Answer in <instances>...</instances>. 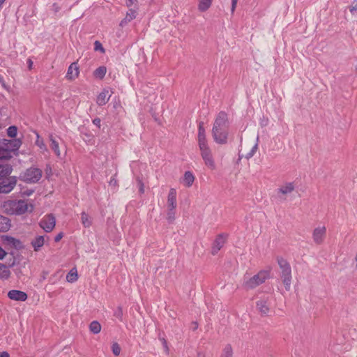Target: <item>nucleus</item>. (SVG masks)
I'll list each match as a JSON object with an SVG mask.
<instances>
[{
  "label": "nucleus",
  "instance_id": "nucleus-1",
  "mask_svg": "<svg viewBox=\"0 0 357 357\" xmlns=\"http://www.w3.org/2000/svg\"><path fill=\"white\" fill-rule=\"evenodd\" d=\"M1 208L9 215H22L31 213L34 210V205L30 200L7 199L1 204Z\"/></svg>",
  "mask_w": 357,
  "mask_h": 357
},
{
  "label": "nucleus",
  "instance_id": "nucleus-2",
  "mask_svg": "<svg viewBox=\"0 0 357 357\" xmlns=\"http://www.w3.org/2000/svg\"><path fill=\"white\" fill-rule=\"evenodd\" d=\"M229 123L227 113L220 112L215 119L212 128L214 142L218 144H225L229 135Z\"/></svg>",
  "mask_w": 357,
  "mask_h": 357
},
{
  "label": "nucleus",
  "instance_id": "nucleus-3",
  "mask_svg": "<svg viewBox=\"0 0 357 357\" xmlns=\"http://www.w3.org/2000/svg\"><path fill=\"white\" fill-rule=\"evenodd\" d=\"M197 142L205 165L211 170L215 169V162L206 139L205 129L202 124L198 127Z\"/></svg>",
  "mask_w": 357,
  "mask_h": 357
},
{
  "label": "nucleus",
  "instance_id": "nucleus-4",
  "mask_svg": "<svg viewBox=\"0 0 357 357\" xmlns=\"http://www.w3.org/2000/svg\"><path fill=\"white\" fill-rule=\"evenodd\" d=\"M13 168L8 165H0V193L8 194L16 186L17 179L16 176H10Z\"/></svg>",
  "mask_w": 357,
  "mask_h": 357
},
{
  "label": "nucleus",
  "instance_id": "nucleus-5",
  "mask_svg": "<svg viewBox=\"0 0 357 357\" xmlns=\"http://www.w3.org/2000/svg\"><path fill=\"white\" fill-rule=\"evenodd\" d=\"M270 276L269 270H262L244 282L246 289H252L263 284Z\"/></svg>",
  "mask_w": 357,
  "mask_h": 357
},
{
  "label": "nucleus",
  "instance_id": "nucleus-6",
  "mask_svg": "<svg viewBox=\"0 0 357 357\" xmlns=\"http://www.w3.org/2000/svg\"><path fill=\"white\" fill-rule=\"evenodd\" d=\"M42 177V171L38 168L31 167L20 175V179L29 183L38 182Z\"/></svg>",
  "mask_w": 357,
  "mask_h": 357
},
{
  "label": "nucleus",
  "instance_id": "nucleus-7",
  "mask_svg": "<svg viewBox=\"0 0 357 357\" xmlns=\"http://www.w3.org/2000/svg\"><path fill=\"white\" fill-rule=\"evenodd\" d=\"M327 229L325 225L316 227L312 233V238L314 243L317 245H322L326 238Z\"/></svg>",
  "mask_w": 357,
  "mask_h": 357
},
{
  "label": "nucleus",
  "instance_id": "nucleus-8",
  "mask_svg": "<svg viewBox=\"0 0 357 357\" xmlns=\"http://www.w3.org/2000/svg\"><path fill=\"white\" fill-rule=\"evenodd\" d=\"M56 225V219L53 214L45 215L40 222V227L46 232L52 231Z\"/></svg>",
  "mask_w": 357,
  "mask_h": 357
},
{
  "label": "nucleus",
  "instance_id": "nucleus-9",
  "mask_svg": "<svg viewBox=\"0 0 357 357\" xmlns=\"http://www.w3.org/2000/svg\"><path fill=\"white\" fill-rule=\"evenodd\" d=\"M227 239V235L225 234H218L211 246V254L215 255L223 248Z\"/></svg>",
  "mask_w": 357,
  "mask_h": 357
},
{
  "label": "nucleus",
  "instance_id": "nucleus-10",
  "mask_svg": "<svg viewBox=\"0 0 357 357\" xmlns=\"http://www.w3.org/2000/svg\"><path fill=\"white\" fill-rule=\"evenodd\" d=\"M6 151L11 155L13 152L18 151L22 142L20 139H3L1 142Z\"/></svg>",
  "mask_w": 357,
  "mask_h": 357
},
{
  "label": "nucleus",
  "instance_id": "nucleus-11",
  "mask_svg": "<svg viewBox=\"0 0 357 357\" xmlns=\"http://www.w3.org/2000/svg\"><path fill=\"white\" fill-rule=\"evenodd\" d=\"M1 240L3 243L7 247L17 250L21 249L22 248V242L14 237L8 235H3L1 236Z\"/></svg>",
  "mask_w": 357,
  "mask_h": 357
},
{
  "label": "nucleus",
  "instance_id": "nucleus-12",
  "mask_svg": "<svg viewBox=\"0 0 357 357\" xmlns=\"http://www.w3.org/2000/svg\"><path fill=\"white\" fill-rule=\"evenodd\" d=\"M80 73L79 67L77 62L72 63L67 70L66 75V79L69 81H73L76 79Z\"/></svg>",
  "mask_w": 357,
  "mask_h": 357
},
{
  "label": "nucleus",
  "instance_id": "nucleus-13",
  "mask_svg": "<svg viewBox=\"0 0 357 357\" xmlns=\"http://www.w3.org/2000/svg\"><path fill=\"white\" fill-rule=\"evenodd\" d=\"M176 190L175 188H170L167 195V208L171 211H175L177 204H176Z\"/></svg>",
  "mask_w": 357,
  "mask_h": 357
},
{
  "label": "nucleus",
  "instance_id": "nucleus-14",
  "mask_svg": "<svg viewBox=\"0 0 357 357\" xmlns=\"http://www.w3.org/2000/svg\"><path fill=\"white\" fill-rule=\"evenodd\" d=\"M15 260L13 259L8 265L0 263V279L6 280L10 275V267L14 266Z\"/></svg>",
  "mask_w": 357,
  "mask_h": 357
},
{
  "label": "nucleus",
  "instance_id": "nucleus-15",
  "mask_svg": "<svg viewBox=\"0 0 357 357\" xmlns=\"http://www.w3.org/2000/svg\"><path fill=\"white\" fill-rule=\"evenodd\" d=\"M10 299L17 301H25L27 299V294L20 290H10L8 293Z\"/></svg>",
  "mask_w": 357,
  "mask_h": 357
},
{
  "label": "nucleus",
  "instance_id": "nucleus-16",
  "mask_svg": "<svg viewBox=\"0 0 357 357\" xmlns=\"http://www.w3.org/2000/svg\"><path fill=\"white\" fill-rule=\"evenodd\" d=\"M295 190L294 182H287L280 186L278 192L282 195L291 194Z\"/></svg>",
  "mask_w": 357,
  "mask_h": 357
},
{
  "label": "nucleus",
  "instance_id": "nucleus-17",
  "mask_svg": "<svg viewBox=\"0 0 357 357\" xmlns=\"http://www.w3.org/2000/svg\"><path fill=\"white\" fill-rule=\"evenodd\" d=\"M112 94L109 90L103 89L97 96L96 103L98 105H105L109 100Z\"/></svg>",
  "mask_w": 357,
  "mask_h": 357
},
{
  "label": "nucleus",
  "instance_id": "nucleus-18",
  "mask_svg": "<svg viewBox=\"0 0 357 357\" xmlns=\"http://www.w3.org/2000/svg\"><path fill=\"white\" fill-rule=\"evenodd\" d=\"M49 139L50 142V148L57 158H60L61 153L59 148V142L55 139L52 135H50Z\"/></svg>",
  "mask_w": 357,
  "mask_h": 357
},
{
  "label": "nucleus",
  "instance_id": "nucleus-19",
  "mask_svg": "<svg viewBox=\"0 0 357 357\" xmlns=\"http://www.w3.org/2000/svg\"><path fill=\"white\" fill-rule=\"evenodd\" d=\"M33 250L38 252L45 244V238L43 236H38L31 243Z\"/></svg>",
  "mask_w": 357,
  "mask_h": 357
},
{
  "label": "nucleus",
  "instance_id": "nucleus-20",
  "mask_svg": "<svg viewBox=\"0 0 357 357\" xmlns=\"http://www.w3.org/2000/svg\"><path fill=\"white\" fill-rule=\"evenodd\" d=\"M11 227L10 220L7 217L0 215V232L8 231Z\"/></svg>",
  "mask_w": 357,
  "mask_h": 357
},
{
  "label": "nucleus",
  "instance_id": "nucleus-21",
  "mask_svg": "<svg viewBox=\"0 0 357 357\" xmlns=\"http://www.w3.org/2000/svg\"><path fill=\"white\" fill-rule=\"evenodd\" d=\"M195 178L193 174L190 171H187L184 174L182 183L185 187L189 188L192 185Z\"/></svg>",
  "mask_w": 357,
  "mask_h": 357
},
{
  "label": "nucleus",
  "instance_id": "nucleus-22",
  "mask_svg": "<svg viewBox=\"0 0 357 357\" xmlns=\"http://www.w3.org/2000/svg\"><path fill=\"white\" fill-rule=\"evenodd\" d=\"M128 10L127 11L126 13V17L123 20V21L121 22V23H127V22H129L130 21H132V20L135 19L137 15V10L138 8H128Z\"/></svg>",
  "mask_w": 357,
  "mask_h": 357
},
{
  "label": "nucleus",
  "instance_id": "nucleus-23",
  "mask_svg": "<svg viewBox=\"0 0 357 357\" xmlns=\"http://www.w3.org/2000/svg\"><path fill=\"white\" fill-rule=\"evenodd\" d=\"M278 263L280 269L282 270V273L291 272L290 264L287 262L286 259L282 257H278Z\"/></svg>",
  "mask_w": 357,
  "mask_h": 357
},
{
  "label": "nucleus",
  "instance_id": "nucleus-24",
  "mask_svg": "<svg viewBox=\"0 0 357 357\" xmlns=\"http://www.w3.org/2000/svg\"><path fill=\"white\" fill-rule=\"evenodd\" d=\"M291 272L282 273V283L287 291H289L291 289Z\"/></svg>",
  "mask_w": 357,
  "mask_h": 357
},
{
  "label": "nucleus",
  "instance_id": "nucleus-25",
  "mask_svg": "<svg viewBox=\"0 0 357 357\" xmlns=\"http://www.w3.org/2000/svg\"><path fill=\"white\" fill-rule=\"evenodd\" d=\"M35 144L39 148L40 153H42L43 154L48 151V149L45 144L43 139L40 137L38 133H36V139L35 142Z\"/></svg>",
  "mask_w": 357,
  "mask_h": 357
},
{
  "label": "nucleus",
  "instance_id": "nucleus-26",
  "mask_svg": "<svg viewBox=\"0 0 357 357\" xmlns=\"http://www.w3.org/2000/svg\"><path fill=\"white\" fill-rule=\"evenodd\" d=\"M213 0H199L198 2V10L200 12H206L211 6Z\"/></svg>",
  "mask_w": 357,
  "mask_h": 357
},
{
  "label": "nucleus",
  "instance_id": "nucleus-27",
  "mask_svg": "<svg viewBox=\"0 0 357 357\" xmlns=\"http://www.w3.org/2000/svg\"><path fill=\"white\" fill-rule=\"evenodd\" d=\"M78 280L77 271L75 268H72L66 275V280L73 283Z\"/></svg>",
  "mask_w": 357,
  "mask_h": 357
},
{
  "label": "nucleus",
  "instance_id": "nucleus-28",
  "mask_svg": "<svg viewBox=\"0 0 357 357\" xmlns=\"http://www.w3.org/2000/svg\"><path fill=\"white\" fill-rule=\"evenodd\" d=\"M257 307L262 314H266L269 312V306L267 302L265 301H258L257 303Z\"/></svg>",
  "mask_w": 357,
  "mask_h": 357
},
{
  "label": "nucleus",
  "instance_id": "nucleus-29",
  "mask_svg": "<svg viewBox=\"0 0 357 357\" xmlns=\"http://www.w3.org/2000/svg\"><path fill=\"white\" fill-rule=\"evenodd\" d=\"M81 222L86 228L89 227L92 224L90 216L85 212L81 213Z\"/></svg>",
  "mask_w": 357,
  "mask_h": 357
},
{
  "label": "nucleus",
  "instance_id": "nucleus-30",
  "mask_svg": "<svg viewBox=\"0 0 357 357\" xmlns=\"http://www.w3.org/2000/svg\"><path fill=\"white\" fill-rule=\"evenodd\" d=\"M106 73V67L100 66L95 70V71L93 72V75L95 77L102 79L105 76Z\"/></svg>",
  "mask_w": 357,
  "mask_h": 357
},
{
  "label": "nucleus",
  "instance_id": "nucleus-31",
  "mask_svg": "<svg viewBox=\"0 0 357 357\" xmlns=\"http://www.w3.org/2000/svg\"><path fill=\"white\" fill-rule=\"evenodd\" d=\"M90 331L94 334H98L101 331V325L97 321H92L89 325Z\"/></svg>",
  "mask_w": 357,
  "mask_h": 357
},
{
  "label": "nucleus",
  "instance_id": "nucleus-32",
  "mask_svg": "<svg viewBox=\"0 0 357 357\" xmlns=\"http://www.w3.org/2000/svg\"><path fill=\"white\" fill-rule=\"evenodd\" d=\"M233 356V349L230 344H227L221 354L220 357H232Z\"/></svg>",
  "mask_w": 357,
  "mask_h": 357
},
{
  "label": "nucleus",
  "instance_id": "nucleus-33",
  "mask_svg": "<svg viewBox=\"0 0 357 357\" xmlns=\"http://www.w3.org/2000/svg\"><path fill=\"white\" fill-rule=\"evenodd\" d=\"M11 158V155L6 151L3 145L0 144V159H8Z\"/></svg>",
  "mask_w": 357,
  "mask_h": 357
},
{
  "label": "nucleus",
  "instance_id": "nucleus-34",
  "mask_svg": "<svg viewBox=\"0 0 357 357\" xmlns=\"http://www.w3.org/2000/svg\"><path fill=\"white\" fill-rule=\"evenodd\" d=\"M17 128L15 126H10L7 129V135L8 137L11 138H14L17 136Z\"/></svg>",
  "mask_w": 357,
  "mask_h": 357
},
{
  "label": "nucleus",
  "instance_id": "nucleus-35",
  "mask_svg": "<svg viewBox=\"0 0 357 357\" xmlns=\"http://www.w3.org/2000/svg\"><path fill=\"white\" fill-rule=\"evenodd\" d=\"M112 352L115 356H119L121 352V347L118 343H113L112 346Z\"/></svg>",
  "mask_w": 357,
  "mask_h": 357
},
{
  "label": "nucleus",
  "instance_id": "nucleus-36",
  "mask_svg": "<svg viewBox=\"0 0 357 357\" xmlns=\"http://www.w3.org/2000/svg\"><path fill=\"white\" fill-rule=\"evenodd\" d=\"M349 10L353 15L357 16V0L353 1Z\"/></svg>",
  "mask_w": 357,
  "mask_h": 357
},
{
  "label": "nucleus",
  "instance_id": "nucleus-37",
  "mask_svg": "<svg viewBox=\"0 0 357 357\" xmlns=\"http://www.w3.org/2000/svg\"><path fill=\"white\" fill-rule=\"evenodd\" d=\"M138 0H126V6L128 8H131L134 6L136 8H138Z\"/></svg>",
  "mask_w": 357,
  "mask_h": 357
},
{
  "label": "nucleus",
  "instance_id": "nucleus-38",
  "mask_svg": "<svg viewBox=\"0 0 357 357\" xmlns=\"http://www.w3.org/2000/svg\"><path fill=\"white\" fill-rule=\"evenodd\" d=\"M257 149H258V145H257V144H255L252 146V149H251L250 152H249V153L247 154L246 158H250L252 157V156L254 155V154L256 153V151H257Z\"/></svg>",
  "mask_w": 357,
  "mask_h": 357
},
{
  "label": "nucleus",
  "instance_id": "nucleus-39",
  "mask_svg": "<svg viewBox=\"0 0 357 357\" xmlns=\"http://www.w3.org/2000/svg\"><path fill=\"white\" fill-rule=\"evenodd\" d=\"M167 219L172 222L175 219V211H171L168 209Z\"/></svg>",
  "mask_w": 357,
  "mask_h": 357
},
{
  "label": "nucleus",
  "instance_id": "nucleus-40",
  "mask_svg": "<svg viewBox=\"0 0 357 357\" xmlns=\"http://www.w3.org/2000/svg\"><path fill=\"white\" fill-rule=\"evenodd\" d=\"M8 255V252L0 246V261L3 260Z\"/></svg>",
  "mask_w": 357,
  "mask_h": 357
},
{
  "label": "nucleus",
  "instance_id": "nucleus-41",
  "mask_svg": "<svg viewBox=\"0 0 357 357\" xmlns=\"http://www.w3.org/2000/svg\"><path fill=\"white\" fill-rule=\"evenodd\" d=\"M94 45H95V50H100L102 52L104 51V49H103V47H102V45H101V43L100 42L96 41Z\"/></svg>",
  "mask_w": 357,
  "mask_h": 357
},
{
  "label": "nucleus",
  "instance_id": "nucleus-42",
  "mask_svg": "<svg viewBox=\"0 0 357 357\" xmlns=\"http://www.w3.org/2000/svg\"><path fill=\"white\" fill-rule=\"evenodd\" d=\"M237 3H238V0H231V10L232 13L235 11Z\"/></svg>",
  "mask_w": 357,
  "mask_h": 357
},
{
  "label": "nucleus",
  "instance_id": "nucleus-43",
  "mask_svg": "<svg viewBox=\"0 0 357 357\" xmlns=\"http://www.w3.org/2000/svg\"><path fill=\"white\" fill-rule=\"evenodd\" d=\"M33 193V190H26V191L22 192V195H23V196H27V197H29V196H31Z\"/></svg>",
  "mask_w": 357,
  "mask_h": 357
},
{
  "label": "nucleus",
  "instance_id": "nucleus-44",
  "mask_svg": "<svg viewBox=\"0 0 357 357\" xmlns=\"http://www.w3.org/2000/svg\"><path fill=\"white\" fill-rule=\"evenodd\" d=\"M63 233H61H61L58 234L55 236V238H54V241H55V242H59V241H61V239L63 238Z\"/></svg>",
  "mask_w": 357,
  "mask_h": 357
},
{
  "label": "nucleus",
  "instance_id": "nucleus-45",
  "mask_svg": "<svg viewBox=\"0 0 357 357\" xmlns=\"http://www.w3.org/2000/svg\"><path fill=\"white\" fill-rule=\"evenodd\" d=\"M93 123L96 125L97 126L100 127V119L97 118V119H95L93 121Z\"/></svg>",
  "mask_w": 357,
  "mask_h": 357
},
{
  "label": "nucleus",
  "instance_id": "nucleus-46",
  "mask_svg": "<svg viewBox=\"0 0 357 357\" xmlns=\"http://www.w3.org/2000/svg\"><path fill=\"white\" fill-rule=\"evenodd\" d=\"M0 357H10V355L7 351H3L0 353Z\"/></svg>",
  "mask_w": 357,
  "mask_h": 357
},
{
  "label": "nucleus",
  "instance_id": "nucleus-47",
  "mask_svg": "<svg viewBox=\"0 0 357 357\" xmlns=\"http://www.w3.org/2000/svg\"><path fill=\"white\" fill-rule=\"evenodd\" d=\"M162 341H163L164 346L166 348V350L167 351H168V348H167L166 340L163 339Z\"/></svg>",
  "mask_w": 357,
  "mask_h": 357
},
{
  "label": "nucleus",
  "instance_id": "nucleus-48",
  "mask_svg": "<svg viewBox=\"0 0 357 357\" xmlns=\"http://www.w3.org/2000/svg\"><path fill=\"white\" fill-rule=\"evenodd\" d=\"M6 1V0H0V6L3 8V3Z\"/></svg>",
  "mask_w": 357,
  "mask_h": 357
},
{
  "label": "nucleus",
  "instance_id": "nucleus-49",
  "mask_svg": "<svg viewBox=\"0 0 357 357\" xmlns=\"http://www.w3.org/2000/svg\"><path fill=\"white\" fill-rule=\"evenodd\" d=\"M140 191H141L142 192H144L143 184H142V185H141Z\"/></svg>",
  "mask_w": 357,
  "mask_h": 357
},
{
  "label": "nucleus",
  "instance_id": "nucleus-50",
  "mask_svg": "<svg viewBox=\"0 0 357 357\" xmlns=\"http://www.w3.org/2000/svg\"><path fill=\"white\" fill-rule=\"evenodd\" d=\"M31 66H32V61H29V68H31Z\"/></svg>",
  "mask_w": 357,
  "mask_h": 357
},
{
  "label": "nucleus",
  "instance_id": "nucleus-51",
  "mask_svg": "<svg viewBox=\"0 0 357 357\" xmlns=\"http://www.w3.org/2000/svg\"><path fill=\"white\" fill-rule=\"evenodd\" d=\"M1 8H2V7H1V6H0V10H1Z\"/></svg>",
  "mask_w": 357,
  "mask_h": 357
}]
</instances>
